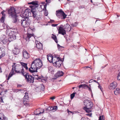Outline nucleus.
Wrapping results in <instances>:
<instances>
[{
    "mask_svg": "<svg viewBox=\"0 0 120 120\" xmlns=\"http://www.w3.org/2000/svg\"><path fill=\"white\" fill-rule=\"evenodd\" d=\"M16 65V63H13V65L12 66V68L11 70H13V71H14V67Z\"/></svg>",
    "mask_w": 120,
    "mask_h": 120,
    "instance_id": "nucleus-41",
    "label": "nucleus"
},
{
    "mask_svg": "<svg viewBox=\"0 0 120 120\" xmlns=\"http://www.w3.org/2000/svg\"><path fill=\"white\" fill-rule=\"evenodd\" d=\"M30 19L27 17H24L21 21V23L22 26L24 27H28L31 23Z\"/></svg>",
    "mask_w": 120,
    "mask_h": 120,
    "instance_id": "nucleus-3",
    "label": "nucleus"
},
{
    "mask_svg": "<svg viewBox=\"0 0 120 120\" xmlns=\"http://www.w3.org/2000/svg\"><path fill=\"white\" fill-rule=\"evenodd\" d=\"M58 25V24H52V25L53 26H56Z\"/></svg>",
    "mask_w": 120,
    "mask_h": 120,
    "instance_id": "nucleus-51",
    "label": "nucleus"
},
{
    "mask_svg": "<svg viewBox=\"0 0 120 120\" xmlns=\"http://www.w3.org/2000/svg\"><path fill=\"white\" fill-rule=\"evenodd\" d=\"M117 85V82H114L110 84L109 86V88L110 90H113L116 87Z\"/></svg>",
    "mask_w": 120,
    "mask_h": 120,
    "instance_id": "nucleus-12",
    "label": "nucleus"
},
{
    "mask_svg": "<svg viewBox=\"0 0 120 120\" xmlns=\"http://www.w3.org/2000/svg\"><path fill=\"white\" fill-rule=\"evenodd\" d=\"M4 49L2 48H0V58L5 55Z\"/></svg>",
    "mask_w": 120,
    "mask_h": 120,
    "instance_id": "nucleus-16",
    "label": "nucleus"
},
{
    "mask_svg": "<svg viewBox=\"0 0 120 120\" xmlns=\"http://www.w3.org/2000/svg\"><path fill=\"white\" fill-rule=\"evenodd\" d=\"M56 13L57 17L61 19H65L67 15L62 9L57 10Z\"/></svg>",
    "mask_w": 120,
    "mask_h": 120,
    "instance_id": "nucleus-6",
    "label": "nucleus"
},
{
    "mask_svg": "<svg viewBox=\"0 0 120 120\" xmlns=\"http://www.w3.org/2000/svg\"><path fill=\"white\" fill-rule=\"evenodd\" d=\"M114 93L116 95L118 94H120V89L119 88H116V90L114 91Z\"/></svg>",
    "mask_w": 120,
    "mask_h": 120,
    "instance_id": "nucleus-27",
    "label": "nucleus"
},
{
    "mask_svg": "<svg viewBox=\"0 0 120 120\" xmlns=\"http://www.w3.org/2000/svg\"><path fill=\"white\" fill-rule=\"evenodd\" d=\"M38 76L36 78V79L37 80H39V79H43L42 78H43V77H41L40 76H38V75H37Z\"/></svg>",
    "mask_w": 120,
    "mask_h": 120,
    "instance_id": "nucleus-42",
    "label": "nucleus"
},
{
    "mask_svg": "<svg viewBox=\"0 0 120 120\" xmlns=\"http://www.w3.org/2000/svg\"><path fill=\"white\" fill-rule=\"evenodd\" d=\"M25 94L23 97V98H25V99H29V97L28 96V93L26 92L25 93Z\"/></svg>",
    "mask_w": 120,
    "mask_h": 120,
    "instance_id": "nucleus-34",
    "label": "nucleus"
},
{
    "mask_svg": "<svg viewBox=\"0 0 120 120\" xmlns=\"http://www.w3.org/2000/svg\"><path fill=\"white\" fill-rule=\"evenodd\" d=\"M36 65L37 67H38V68H40L41 67L42 65V61L41 62H39V63H37Z\"/></svg>",
    "mask_w": 120,
    "mask_h": 120,
    "instance_id": "nucleus-31",
    "label": "nucleus"
},
{
    "mask_svg": "<svg viewBox=\"0 0 120 120\" xmlns=\"http://www.w3.org/2000/svg\"><path fill=\"white\" fill-rule=\"evenodd\" d=\"M45 2H46L45 4L44 5V6H45V7L47 5H48V4L50 3L51 0H46Z\"/></svg>",
    "mask_w": 120,
    "mask_h": 120,
    "instance_id": "nucleus-36",
    "label": "nucleus"
},
{
    "mask_svg": "<svg viewBox=\"0 0 120 120\" xmlns=\"http://www.w3.org/2000/svg\"><path fill=\"white\" fill-rule=\"evenodd\" d=\"M87 87H86V88H85V89H88V90H89L90 91H91V87H89L87 85ZM90 87H91L90 86Z\"/></svg>",
    "mask_w": 120,
    "mask_h": 120,
    "instance_id": "nucleus-43",
    "label": "nucleus"
},
{
    "mask_svg": "<svg viewBox=\"0 0 120 120\" xmlns=\"http://www.w3.org/2000/svg\"><path fill=\"white\" fill-rule=\"evenodd\" d=\"M29 100L27 99H23V103L25 106H27L28 105Z\"/></svg>",
    "mask_w": 120,
    "mask_h": 120,
    "instance_id": "nucleus-25",
    "label": "nucleus"
},
{
    "mask_svg": "<svg viewBox=\"0 0 120 120\" xmlns=\"http://www.w3.org/2000/svg\"><path fill=\"white\" fill-rule=\"evenodd\" d=\"M31 10L28 9H26L25 10L23 13V15L24 17L31 16Z\"/></svg>",
    "mask_w": 120,
    "mask_h": 120,
    "instance_id": "nucleus-10",
    "label": "nucleus"
},
{
    "mask_svg": "<svg viewBox=\"0 0 120 120\" xmlns=\"http://www.w3.org/2000/svg\"><path fill=\"white\" fill-rule=\"evenodd\" d=\"M5 11H3L2 12H1V14H2V15H3L2 16H3L4 15L5 16V14H4V12H5Z\"/></svg>",
    "mask_w": 120,
    "mask_h": 120,
    "instance_id": "nucleus-45",
    "label": "nucleus"
},
{
    "mask_svg": "<svg viewBox=\"0 0 120 120\" xmlns=\"http://www.w3.org/2000/svg\"><path fill=\"white\" fill-rule=\"evenodd\" d=\"M105 118L103 116H100L98 120H104Z\"/></svg>",
    "mask_w": 120,
    "mask_h": 120,
    "instance_id": "nucleus-38",
    "label": "nucleus"
},
{
    "mask_svg": "<svg viewBox=\"0 0 120 120\" xmlns=\"http://www.w3.org/2000/svg\"><path fill=\"white\" fill-rule=\"evenodd\" d=\"M14 71H13V70L11 71V72L9 74L8 76L7 79L8 80L10 79V78L14 74Z\"/></svg>",
    "mask_w": 120,
    "mask_h": 120,
    "instance_id": "nucleus-30",
    "label": "nucleus"
},
{
    "mask_svg": "<svg viewBox=\"0 0 120 120\" xmlns=\"http://www.w3.org/2000/svg\"><path fill=\"white\" fill-rule=\"evenodd\" d=\"M2 72V69L0 67V73Z\"/></svg>",
    "mask_w": 120,
    "mask_h": 120,
    "instance_id": "nucleus-60",
    "label": "nucleus"
},
{
    "mask_svg": "<svg viewBox=\"0 0 120 120\" xmlns=\"http://www.w3.org/2000/svg\"><path fill=\"white\" fill-rule=\"evenodd\" d=\"M0 99L1 100H0V102H4L3 101V99H2V97H0Z\"/></svg>",
    "mask_w": 120,
    "mask_h": 120,
    "instance_id": "nucleus-53",
    "label": "nucleus"
},
{
    "mask_svg": "<svg viewBox=\"0 0 120 120\" xmlns=\"http://www.w3.org/2000/svg\"><path fill=\"white\" fill-rule=\"evenodd\" d=\"M57 47H58V48H59H59H60V47H62L60 46L59 44H57Z\"/></svg>",
    "mask_w": 120,
    "mask_h": 120,
    "instance_id": "nucleus-50",
    "label": "nucleus"
},
{
    "mask_svg": "<svg viewBox=\"0 0 120 120\" xmlns=\"http://www.w3.org/2000/svg\"><path fill=\"white\" fill-rule=\"evenodd\" d=\"M56 56H52L50 55H48L47 56V59L50 63H53L54 60V58H56Z\"/></svg>",
    "mask_w": 120,
    "mask_h": 120,
    "instance_id": "nucleus-13",
    "label": "nucleus"
},
{
    "mask_svg": "<svg viewBox=\"0 0 120 120\" xmlns=\"http://www.w3.org/2000/svg\"><path fill=\"white\" fill-rule=\"evenodd\" d=\"M33 75L34 76H37V75L36 74H35V73L34 74H33Z\"/></svg>",
    "mask_w": 120,
    "mask_h": 120,
    "instance_id": "nucleus-59",
    "label": "nucleus"
},
{
    "mask_svg": "<svg viewBox=\"0 0 120 120\" xmlns=\"http://www.w3.org/2000/svg\"><path fill=\"white\" fill-rule=\"evenodd\" d=\"M64 73L63 72L59 71H58L55 75V76L56 77H59L62 76Z\"/></svg>",
    "mask_w": 120,
    "mask_h": 120,
    "instance_id": "nucleus-21",
    "label": "nucleus"
},
{
    "mask_svg": "<svg viewBox=\"0 0 120 120\" xmlns=\"http://www.w3.org/2000/svg\"><path fill=\"white\" fill-rule=\"evenodd\" d=\"M76 94V92H74L71 95V98L72 99L75 96V94Z\"/></svg>",
    "mask_w": 120,
    "mask_h": 120,
    "instance_id": "nucleus-39",
    "label": "nucleus"
},
{
    "mask_svg": "<svg viewBox=\"0 0 120 120\" xmlns=\"http://www.w3.org/2000/svg\"><path fill=\"white\" fill-rule=\"evenodd\" d=\"M8 17L12 18L13 20V22L15 23L18 21V16L17 15L15 9L14 7H11L8 10Z\"/></svg>",
    "mask_w": 120,
    "mask_h": 120,
    "instance_id": "nucleus-1",
    "label": "nucleus"
},
{
    "mask_svg": "<svg viewBox=\"0 0 120 120\" xmlns=\"http://www.w3.org/2000/svg\"><path fill=\"white\" fill-rule=\"evenodd\" d=\"M40 62H41V60L39 58H36V59L34 60V61L33 62H34V63L36 64L37 63H39Z\"/></svg>",
    "mask_w": 120,
    "mask_h": 120,
    "instance_id": "nucleus-33",
    "label": "nucleus"
},
{
    "mask_svg": "<svg viewBox=\"0 0 120 120\" xmlns=\"http://www.w3.org/2000/svg\"><path fill=\"white\" fill-rule=\"evenodd\" d=\"M2 42V43L4 44V42L2 41V40L0 38V43H1V42Z\"/></svg>",
    "mask_w": 120,
    "mask_h": 120,
    "instance_id": "nucleus-54",
    "label": "nucleus"
},
{
    "mask_svg": "<svg viewBox=\"0 0 120 120\" xmlns=\"http://www.w3.org/2000/svg\"><path fill=\"white\" fill-rule=\"evenodd\" d=\"M13 52L14 54L17 55L19 53V50L18 48L15 47L13 49Z\"/></svg>",
    "mask_w": 120,
    "mask_h": 120,
    "instance_id": "nucleus-20",
    "label": "nucleus"
},
{
    "mask_svg": "<svg viewBox=\"0 0 120 120\" xmlns=\"http://www.w3.org/2000/svg\"><path fill=\"white\" fill-rule=\"evenodd\" d=\"M54 22V21L53 20H50V22L51 23H52Z\"/></svg>",
    "mask_w": 120,
    "mask_h": 120,
    "instance_id": "nucleus-56",
    "label": "nucleus"
},
{
    "mask_svg": "<svg viewBox=\"0 0 120 120\" xmlns=\"http://www.w3.org/2000/svg\"><path fill=\"white\" fill-rule=\"evenodd\" d=\"M22 75L24 77L27 82L33 83L34 82V77L32 75H30L28 73L25 71L22 74Z\"/></svg>",
    "mask_w": 120,
    "mask_h": 120,
    "instance_id": "nucleus-4",
    "label": "nucleus"
},
{
    "mask_svg": "<svg viewBox=\"0 0 120 120\" xmlns=\"http://www.w3.org/2000/svg\"><path fill=\"white\" fill-rule=\"evenodd\" d=\"M93 80L92 79H90L89 80V83L92 82H93Z\"/></svg>",
    "mask_w": 120,
    "mask_h": 120,
    "instance_id": "nucleus-58",
    "label": "nucleus"
},
{
    "mask_svg": "<svg viewBox=\"0 0 120 120\" xmlns=\"http://www.w3.org/2000/svg\"><path fill=\"white\" fill-rule=\"evenodd\" d=\"M117 79L118 80H120V71L118 73V74L117 77Z\"/></svg>",
    "mask_w": 120,
    "mask_h": 120,
    "instance_id": "nucleus-40",
    "label": "nucleus"
},
{
    "mask_svg": "<svg viewBox=\"0 0 120 120\" xmlns=\"http://www.w3.org/2000/svg\"><path fill=\"white\" fill-rule=\"evenodd\" d=\"M84 103L85 106L83 109L88 113L91 112V109L93 105L92 102L90 100H86L84 101Z\"/></svg>",
    "mask_w": 120,
    "mask_h": 120,
    "instance_id": "nucleus-2",
    "label": "nucleus"
},
{
    "mask_svg": "<svg viewBox=\"0 0 120 120\" xmlns=\"http://www.w3.org/2000/svg\"><path fill=\"white\" fill-rule=\"evenodd\" d=\"M86 87H87V85L85 84H80L79 86V89L81 87L82 88L85 89L86 88Z\"/></svg>",
    "mask_w": 120,
    "mask_h": 120,
    "instance_id": "nucleus-28",
    "label": "nucleus"
},
{
    "mask_svg": "<svg viewBox=\"0 0 120 120\" xmlns=\"http://www.w3.org/2000/svg\"><path fill=\"white\" fill-rule=\"evenodd\" d=\"M44 85H43L41 87V90H44Z\"/></svg>",
    "mask_w": 120,
    "mask_h": 120,
    "instance_id": "nucleus-47",
    "label": "nucleus"
},
{
    "mask_svg": "<svg viewBox=\"0 0 120 120\" xmlns=\"http://www.w3.org/2000/svg\"><path fill=\"white\" fill-rule=\"evenodd\" d=\"M18 91H21L22 92H24V90H22V89H20L18 90Z\"/></svg>",
    "mask_w": 120,
    "mask_h": 120,
    "instance_id": "nucleus-52",
    "label": "nucleus"
},
{
    "mask_svg": "<svg viewBox=\"0 0 120 120\" xmlns=\"http://www.w3.org/2000/svg\"><path fill=\"white\" fill-rule=\"evenodd\" d=\"M23 55L24 58L26 59H28L30 57V55L26 51H23Z\"/></svg>",
    "mask_w": 120,
    "mask_h": 120,
    "instance_id": "nucleus-15",
    "label": "nucleus"
},
{
    "mask_svg": "<svg viewBox=\"0 0 120 120\" xmlns=\"http://www.w3.org/2000/svg\"><path fill=\"white\" fill-rule=\"evenodd\" d=\"M20 63L21 64V68H22V67L23 68L24 67L26 70H27L28 68L27 66V64L26 63H24L22 62H20Z\"/></svg>",
    "mask_w": 120,
    "mask_h": 120,
    "instance_id": "nucleus-22",
    "label": "nucleus"
},
{
    "mask_svg": "<svg viewBox=\"0 0 120 120\" xmlns=\"http://www.w3.org/2000/svg\"><path fill=\"white\" fill-rule=\"evenodd\" d=\"M54 59V60L52 63L53 65L57 68L60 67L62 64V61L61 58L56 56Z\"/></svg>",
    "mask_w": 120,
    "mask_h": 120,
    "instance_id": "nucleus-5",
    "label": "nucleus"
},
{
    "mask_svg": "<svg viewBox=\"0 0 120 120\" xmlns=\"http://www.w3.org/2000/svg\"><path fill=\"white\" fill-rule=\"evenodd\" d=\"M33 34H30L29 32H27V33L26 37L25 38V39L27 41H30V38L31 37L34 35Z\"/></svg>",
    "mask_w": 120,
    "mask_h": 120,
    "instance_id": "nucleus-14",
    "label": "nucleus"
},
{
    "mask_svg": "<svg viewBox=\"0 0 120 120\" xmlns=\"http://www.w3.org/2000/svg\"><path fill=\"white\" fill-rule=\"evenodd\" d=\"M5 16H2L1 18L0 19V21L2 22H4V21L5 18Z\"/></svg>",
    "mask_w": 120,
    "mask_h": 120,
    "instance_id": "nucleus-37",
    "label": "nucleus"
},
{
    "mask_svg": "<svg viewBox=\"0 0 120 120\" xmlns=\"http://www.w3.org/2000/svg\"><path fill=\"white\" fill-rule=\"evenodd\" d=\"M44 14L46 16H47V15H48V11L46 9V6L45 7V6H44Z\"/></svg>",
    "mask_w": 120,
    "mask_h": 120,
    "instance_id": "nucleus-32",
    "label": "nucleus"
},
{
    "mask_svg": "<svg viewBox=\"0 0 120 120\" xmlns=\"http://www.w3.org/2000/svg\"><path fill=\"white\" fill-rule=\"evenodd\" d=\"M0 120H8L7 118L2 113H0Z\"/></svg>",
    "mask_w": 120,
    "mask_h": 120,
    "instance_id": "nucleus-23",
    "label": "nucleus"
},
{
    "mask_svg": "<svg viewBox=\"0 0 120 120\" xmlns=\"http://www.w3.org/2000/svg\"><path fill=\"white\" fill-rule=\"evenodd\" d=\"M16 38V36L14 34H13V35L10 36L8 38V41L11 42L13 40H15Z\"/></svg>",
    "mask_w": 120,
    "mask_h": 120,
    "instance_id": "nucleus-18",
    "label": "nucleus"
},
{
    "mask_svg": "<svg viewBox=\"0 0 120 120\" xmlns=\"http://www.w3.org/2000/svg\"><path fill=\"white\" fill-rule=\"evenodd\" d=\"M21 65L19 64H16L14 67V70L17 73L21 74L22 75V74L24 73L23 68L22 67L21 69Z\"/></svg>",
    "mask_w": 120,
    "mask_h": 120,
    "instance_id": "nucleus-7",
    "label": "nucleus"
},
{
    "mask_svg": "<svg viewBox=\"0 0 120 120\" xmlns=\"http://www.w3.org/2000/svg\"><path fill=\"white\" fill-rule=\"evenodd\" d=\"M52 39L54 40L55 41L56 43H58V41L57 39V37L56 36L53 34H52Z\"/></svg>",
    "mask_w": 120,
    "mask_h": 120,
    "instance_id": "nucleus-29",
    "label": "nucleus"
},
{
    "mask_svg": "<svg viewBox=\"0 0 120 120\" xmlns=\"http://www.w3.org/2000/svg\"><path fill=\"white\" fill-rule=\"evenodd\" d=\"M55 98V96H53L51 97L50 98L51 99L53 100Z\"/></svg>",
    "mask_w": 120,
    "mask_h": 120,
    "instance_id": "nucleus-49",
    "label": "nucleus"
},
{
    "mask_svg": "<svg viewBox=\"0 0 120 120\" xmlns=\"http://www.w3.org/2000/svg\"><path fill=\"white\" fill-rule=\"evenodd\" d=\"M93 81H94V82L97 83H98V85H99V83L96 80H93Z\"/></svg>",
    "mask_w": 120,
    "mask_h": 120,
    "instance_id": "nucleus-55",
    "label": "nucleus"
},
{
    "mask_svg": "<svg viewBox=\"0 0 120 120\" xmlns=\"http://www.w3.org/2000/svg\"><path fill=\"white\" fill-rule=\"evenodd\" d=\"M30 67L31 68L34 69H38V67H37L36 64L34 63V62H32Z\"/></svg>",
    "mask_w": 120,
    "mask_h": 120,
    "instance_id": "nucleus-19",
    "label": "nucleus"
},
{
    "mask_svg": "<svg viewBox=\"0 0 120 120\" xmlns=\"http://www.w3.org/2000/svg\"><path fill=\"white\" fill-rule=\"evenodd\" d=\"M81 120H89V119H87L86 118H82L81 119Z\"/></svg>",
    "mask_w": 120,
    "mask_h": 120,
    "instance_id": "nucleus-48",
    "label": "nucleus"
},
{
    "mask_svg": "<svg viewBox=\"0 0 120 120\" xmlns=\"http://www.w3.org/2000/svg\"><path fill=\"white\" fill-rule=\"evenodd\" d=\"M85 6L83 5L80 6L79 7V8L80 9H82L83 8H85Z\"/></svg>",
    "mask_w": 120,
    "mask_h": 120,
    "instance_id": "nucleus-44",
    "label": "nucleus"
},
{
    "mask_svg": "<svg viewBox=\"0 0 120 120\" xmlns=\"http://www.w3.org/2000/svg\"><path fill=\"white\" fill-rule=\"evenodd\" d=\"M99 86H98V87L99 88H100V89L101 90H101V86H100L99 84Z\"/></svg>",
    "mask_w": 120,
    "mask_h": 120,
    "instance_id": "nucleus-57",
    "label": "nucleus"
},
{
    "mask_svg": "<svg viewBox=\"0 0 120 120\" xmlns=\"http://www.w3.org/2000/svg\"><path fill=\"white\" fill-rule=\"evenodd\" d=\"M70 26V27H68V28H69V31H70L71 30V29H70L71 27H70V26Z\"/></svg>",
    "mask_w": 120,
    "mask_h": 120,
    "instance_id": "nucleus-62",
    "label": "nucleus"
},
{
    "mask_svg": "<svg viewBox=\"0 0 120 120\" xmlns=\"http://www.w3.org/2000/svg\"><path fill=\"white\" fill-rule=\"evenodd\" d=\"M58 34H61L63 35L65 34H66V31L62 27L60 26L58 30Z\"/></svg>",
    "mask_w": 120,
    "mask_h": 120,
    "instance_id": "nucleus-11",
    "label": "nucleus"
},
{
    "mask_svg": "<svg viewBox=\"0 0 120 120\" xmlns=\"http://www.w3.org/2000/svg\"><path fill=\"white\" fill-rule=\"evenodd\" d=\"M18 116H21L20 115H18V116H17V117L18 118V119L20 118H19L18 117Z\"/></svg>",
    "mask_w": 120,
    "mask_h": 120,
    "instance_id": "nucleus-63",
    "label": "nucleus"
},
{
    "mask_svg": "<svg viewBox=\"0 0 120 120\" xmlns=\"http://www.w3.org/2000/svg\"><path fill=\"white\" fill-rule=\"evenodd\" d=\"M38 1H33L32 2H29L28 4H31L30 6L31 10L34 9H38Z\"/></svg>",
    "mask_w": 120,
    "mask_h": 120,
    "instance_id": "nucleus-8",
    "label": "nucleus"
},
{
    "mask_svg": "<svg viewBox=\"0 0 120 120\" xmlns=\"http://www.w3.org/2000/svg\"><path fill=\"white\" fill-rule=\"evenodd\" d=\"M100 78H99V77H98V78H97V79H98L97 80H98L99 79H100Z\"/></svg>",
    "mask_w": 120,
    "mask_h": 120,
    "instance_id": "nucleus-64",
    "label": "nucleus"
},
{
    "mask_svg": "<svg viewBox=\"0 0 120 120\" xmlns=\"http://www.w3.org/2000/svg\"><path fill=\"white\" fill-rule=\"evenodd\" d=\"M29 71L30 72L33 73L37 72V69H34L31 68L30 67L29 68Z\"/></svg>",
    "mask_w": 120,
    "mask_h": 120,
    "instance_id": "nucleus-26",
    "label": "nucleus"
},
{
    "mask_svg": "<svg viewBox=\"0 0 120 120\" xmlns=\"http://www.w3.org/2000/svg\"><path fill=\"white\" fill-rule=\"evenodd\" d=\"M6 33L9 36L13 35L14 34V31H11L10 29H7L6 31Z\"/></svg>",
    "mask_w": 120,
    "mask_h": 120,
    "instance_id": "nucleus-17",
    "label": "nucleus"
},
{
    "mask_svg": "<svg viewBox=\"0 0 120 120\" xmlns=\"http://www.w3.org/2000/svg\"><path fill=\"white\" fill-rule=\"evenodd\" d=\"M37 9H33V10H31V12L33 18L38 20L39 19L40 16L38 14V12L37 11Z\"/></svg>",
    "mask_w": 120,
    "mask_h": 120,
    "instance_id": "nucleus-9",
    "label": "nucleus"
},
{
    "mask_svg": "<svg viewBox=\"0 0 120 120\" xmlns=\"http://www.w3.org/2000/svg\"><path fill=\"white\" fill-rule=\"evenodd\" d=\"M44 109H42V112H41L40 111V112L39 113H37V115H38L41 113H42L44 112Z\"/></svg>",
    "mask_w": 120,
    "mask_h": 120,
    "instance_id": "nucleus-46",
    "label": "nucleus"
},
{
    "mask_svg": "<svg viewBox=\"0 0 120 120\" xmlns=\"http://www.w3.org/2000/svg\"><path fill=\"white\" fill-rule=\"evenodd\" d=\"M50 110H52L53 111H55L57 109V106H54L53 107H51L50 108Z\"/></svg>",
    "mask_w": 120,
    "mask_h": 120,
    "instance_id": "nucleus-35",
    "label": "nucleus"
},
{
    "mask_svg": "<svg viewBox=\"0 0 120 120\" xmlns=\"http://www.w3.org/2000/svg\"><path fill=\"white\" fill-rule=\"evenodd\" d=\"M36 47L38 49H42V45L41 43L39 42L36 45Z\"/></svg>",
    "mask_w": 120,
    "mask_h": 120,
    "instance_id": "nucleus-24",
    "label": "nucleus"
},
{
    "mask_svg": "<svg viewBox=\"0 0 120 120\" xmlns=\"http://www.w3.org/2000/svg\"><path fill=\"white\" fill-rule=\"evenodd\" d=\"M18 86L19 87H21L22 86V85H18Z\"/></svg>",
    "mask_w": 120,
    "mask_h": 120,
    "instance_id": "nucleus-61",
    "label": "nucleus"
}]
</instances>
